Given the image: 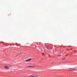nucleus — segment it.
<instances>
[{
	"label": "nucleus",
	"mask_w": 77,
	"mask_h": 77,
	"mask_svg": "<svg viewBox=\"0 0 77 77\" xmlns=\"http://www.w3.org/2000/svg\"><path fill=\"white\" fill-rule=\"evenodd\" d=\"M69 71H74V70H77V67H75L73 68H69L68 69Z\"/></svg>",
	"instance_id": "nucleus-1"
},
{
	"label": "nucleus",
	"mask_w": 77,
	"mask_h": 77,
	"mask_svg": "<svg viewBox=\"0 0 77 77\" xmlns=\"http://www.w3.org/2000/svg\"><path fill=\"white\" fill-rule=\"evenodd\" d=\"M5 68H6V69H9V67L7 66H5Z\"/></svg>",
	"instance_id": "nucleus-2"
},
{
	"label": "nucleus",
	"mask_w": 77,
	"mask_h": 77,
	"mask_svg": "<svg viewBox=\"0 0 77 77\" xmlns=\"http://www.w3.org/2000/svg\"><path fill=\"white\" fill-rule=\"evenodd\" d=\"M34 66H29L27 67V68H30V67H34Z\"/></svg>",
	"instance_id": "nucleus-3"
},
{
	"label": "nucleus",
	"mask_w": 77,
	"mask_h": 77,
	"mask_svg": "<svg viewBox=\"0 0 77 77\" xmlns=\"http://www.w3.org/2000/svg\"><path fill=\"white\" fill-rule=\"evenodd\" d=\"M38 75H35V76H34V77H38Z\"/></svg>",
	"instance_id": "nucleus-4"
},
{
	"label": "nucleus",
	"mask_w": 77,
	"mask_h": 77,
	"mask_svg": "<svg viewBox=\"0 0 77 77\" xmlns=\"http://www.w3.org/2000/svg\"><path fill=\"white\" fill-rule=\"evenodd\" d=\"M29 61H30V60H32V58H30L29 59H28Z\"/></svg>",
	"instance_id": "nucleus-5"
},
{
	"label": "nucleus",
	"mask_w": 77,
	"mask_h": 77,
	"mask_svg": "<svg viewBox=\"0 0 77 77\" xmlns=\"http://www.w3.org/2000/svg\"><path fill=\"white\" fill-rule=\"evenodd\" d=\"M26 62H28V61H29V60H26Z\"/></svg>",
	"instance_id": "nucleus-6"
},
{
	"label": "nucleus",
	"mask_w": 77,
	"mask_h": 77,
	"mask_svg": "<svg viewBox=\"0 0 77 77\" xmlns=\"http://www.w3.org/2000/svg\"><path fill=\"white\" fill-rule=\"evenodd\" d=\"M31 77H34L35 76L32 75L31 76Z\"/></svg>",
	"instance_id": "nucleus-7"
},
{
	"label": "nucleus",
	"mask_w": 77,
	"mask_h": 77,
	"mask_svg": "<svg viewBox=\"0 0 77 77\" xmlns=\"http://www.w3.org/2000/svg\"><path fill=\"white\" fill-rule=\"evenodd\" d=\"M42 53V54H43V55H44V53Z\"/></svg>",
	"instance_id": "nucleus-8"
},
{
	"label": "nucleus",
	"mask_w": 77,
	"mask_h": 77,
	"mask_svg": "<svg viewBox=\"0 0 77 77\" xmlns=\"http://www.w3.org/2000/svg\"><path fill=\"white\" fill-rule=\"evenodd\" d=\"M39 48L41 49V47H40L39 46Z\"/></svg>",
	"instance_id": "nucleus-9"
},
{
	"label": "nucleus",
	"mask_w": 77,
	"mask_h": 77,
	"mask_svg": "<svg viewBox=\"0 0 77 77\" xmlns=\"http://www.w3.org/2000/svg\"><path fill=\"white\" fill-rule=\"evenodd\" d=\"M64 59H65V58H63V60H64Z\"/></svg>",
	"instance_id": "nucleus-10"
},
{
	"label": "nucleus",
	"mask_w": 77,
	"mask_h": 77,
	"mask_svg": "<svg viewBox=\"0 0 77 77\" xmlns=\"http://www.w3.org/2000/svg\"><path fill=\"white\" fill-rule=\"evenodd\" d=\"M39 44H41V43H39Z\"/></svg>",
	"instance_id": "nucleus-11"
},
{
	"label": "nucleus",
	"mask_w": 77,
	"mask_h": 77,
	"mask_svg": "<svg viewBox=\"0 0 77 77\" xmlns=\"http://www.w3.org/2000/svg\"><path fill=\"white\" fill-rule=\"evenodd\" d=\"M49 49V50H51V49Z\"/></svg>",
	"instance_id": "nucleus-12"
},
{
	"label": "nucleus",
	"mask_w": 77,
	"mask_h": 77,
	"mask_svg": "<svg viewBox=\"0 0 77 77\" xmlns=\"http://www.w3.org/2000/svg\"><path fill=\"white\" fill-rule=\"evenodd\" d=\"M35 47H36V46H35Z\"/></svg>",
	"instance_id": "nucleus-13"
}]
</instances>
